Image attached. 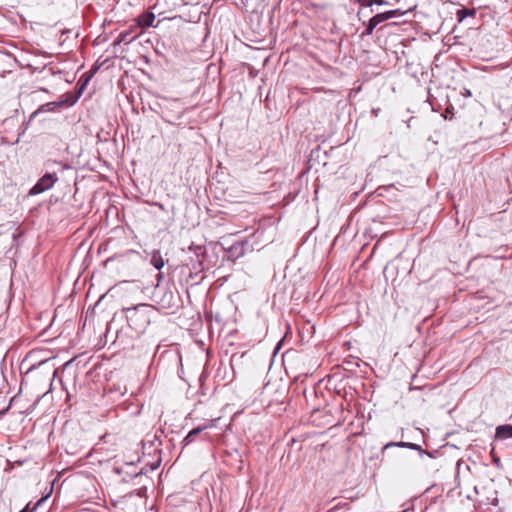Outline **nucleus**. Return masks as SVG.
Listing matches in <instances>:
<instances>
[{
  "instance_id": "f257e3e1",
  "label": "nucleus",
  "mask_w": 512,
  "mask_h": 512,
  "mask_svg": "<svg viewBox=\"0 0 512 512\" xmlns=\"http://www.w3.org/2000/svg\"><path fill=\"white\" fill-rule=\"evenodd\" d=\"M189 262L187 266H191V269L195 272H200L204 269H209L214 264L209 260L206 252V248L203 245H196L192 243L188 247Z\"/></svg>"
},
{
  "instance_id": "f03ea898",
  "label": "nucleus",
  "mask_w": 512,
  "mask_h": 512,
  "mask_svg": "<svg viewBox=\"0 0 512 512\" xmlns=\"http://www.w3.org/2000/svg\"><path fill=\"white\" fill-rule=\"evenodd\" d=\"M162 360L165 361L167 369H182V357L179 347L171 345L168 349L162 351Z\"/></svg>"
},
{
  "instance_id": "7ed1b4c3",
  "label": "nucleus",
  "mask_w": 512,
  "mask_h": 512,
  "mask_svg": "<svg viewBox=\"0 0 512 512\" xmlns=\"http://www.w3.org/2000/svg\"><path fill=\"white\" fill-rule=\"evenodd\" d=\"M58 181L56 173L44 174L37 183L29 190V196H35L51 189L54 184Z\"/></svg>"
},
{
  "instance_id": "20e7f679",
  "label": "nucleus",
  "mask_w": 512,
  "mask_h": 512,
  "mask_svg": "<svg viewBox=\"0 0 512 512\" xmlns=\"http://www.w3.org/2000/svg\"><path fill=\"white\" fill-rule=\"evenodd\" d=\"M253 249V245L250 244L249 240H242L237 241L230 247L226 248L225 252L228 260L235 261L244 256L246 252L253 251Z\"/></svg>"
},
{
  "instance_id": "39448f33",
  "label": "nucleus",
  "mask_w": 512,
  "mask_h": 512,
  "mask_svg": "<svg viewBox=\"0 0 512 512\" xmlns=\"http://www.w3.org/2000/svg\"><path fill=\"white\" fill-rule=\"evenodd\" d=\"M495 440H506L512 438V425H499L495 431Z\"/></svg>"
},
{
  "instance_id": "423d86ee",
  "label": "nucleus",
  "mask_w": 512,
  "mask_h": 512,
  "mask_svg": "<svg viewBox=\"0 0 512 512\" xmlns=\"http://www.w3.org/2000/svg\"><path fill=\"white\" fill-rule=\"evenodd\" d=\"M155 15L152 12H145L138 17V25L142 28L153 26Z\"/></svg>"
},
{
  "instance_id": "0eeeda50",
  "label": "nucleus",
  "mask_w": 512,
  "mask_h": 512,
  "mask_svg": "<svg viewBox=\"0 0 512 512\" xmlns=\"http://www.w3.org/2000/svg\"><path fill=\"white\" fill-rule=\"evenodd\" d=\"M321 417H326V418H330V415H328L326 413V411H323V410H315L313 411L312 415H311V418H312V422L313 423H317L318 425L320 424H327V425H330L332 426L333 423L330 419H327L326 421L324 422H317Z\"/></svg>"
},
{
  "instance_id": "6e6552de",
  "label": "nucleus",
  "mask_w": 512,
  "mask_h": 512,
  "mask_svg": "<svg viewBox=\"0 0 512 512\" xmlns=\"http://www.w3.org/2000/svg\"><path fill=\"white\" fill-rule=\"evenodd\" d=\"M393 447H398V448H409V449H412V448H421L420 445L418 444H415V443H410V442H387L385 443L382 448H393Z\"/></svg>"
},
{
  "instance_id": "1a4fd4ad",
  "label": "nucleus",
  "mask_w": 512,
  "mask_h": 512,
  "mask_svg": "<svg viewBox=\"0 0 512 512\" xmlns=\"http://www.w3.org/2000/svg\"><path fill=\"white\" fill-rule=\"evenodd\" d=\"M475 15V10L463 7L459 9L456 13L457 19L459 22H462L467 17H472Z\"/></svg>"
},
{
  "instance_id": "9d476101",
  "label": "nucleus",
  "mask_w": 512,
  "mask_h": 512,
  "mask_svg": "<svg viewBox=\"0 0 512 512\" xmlns=\"http://www.w3.org/2000/svg\"><path fill=\"white\" fill-rule=\"evenodd\" d=\"M202 430V428L198 427L189 431L188 434L183 439V446L185 447L191 444L193 441V437L198 435Z\"/></svg>"
},
{
  "instance_id": "9b49d317",
  "label": "nucleus",
  "mask_w": 512,
  "mask_h": 512,
  "mask_svg": "<svg viewBox=\"0 0 512 512\" xmlns=\"http://www.w3.org/2000/svg\"><path fill=\"white\" fill-rule=\"evenodd\" d=\"M419 452V456L421 459H424L425 457H428V458H437L439 457L441 454H440V450H423V449H420L418 450Z\"/></svg>"
},
{
  "instance_id": "f8f14e48",
  "label": "nucleus",
  "mask_w": 512,
  "mask_h": 512,
  "mask_svg": "<svg viewBox=\"0 0 512 512\" xmlns=\"http://www.w3.org/2000/svg\"><path fill=\"white\" fill-rule=\"evenodd\" d=\"M376 24L375 22L370 18V20L368 21V23L366 24V28L365 30L361 33V37H366V36H369L373 33V30L376 28Z\"/></svg>"
},
{
  "instance_id": "ddd939ff",
  "label": "nucleus",
  "mask_w": 512,
  "mask_h": 512,
  "mask_svg": "<svg viewBox=\"0 0 512 512\" xmlns=\"http://www.w3.org/2000/svg\"><path fill=\"white\" fill-rule=\"evenodd\" d=\"M371 19L375 22L376 25H379L380 23L387 21V16L383 12V13L376 14Z\"/></svg>"
},
{
  "instance_id": "4468645a",
  "label": "nucleus",
  "mask_w": 512,
  "mask_h": 512,
  "mask_svg": "<svg viewBox=\"0 0 512 512\" xmlns=\"http://www.w3.org/2000/svg\"><path fill=\"white\" fill-rule=\"evenodd\" d=\"M384 13L387 16V20H389L391 18H394V17H396L398 15H403L404 14V12L401 11L400 9L390 10V11H386Z\"/></svg>"
},
{
  "instance_id": "2eb2a0df",
  "label": "nucleus",
  "mask_w": 512,
  "mask_h": 512,
  "mask_svg": "<svg viewBox=\"0 0 512 512\" xmlns=\"http://www.w3.org/2000/svg\"><path fill=\"white\" fill-rule=\"evenodd\" d=\"M490 455L492 457V460L494 462V464L498 467V468H501V463H500V458L495 454V450H490Z\"/></svg>"
},
{
  "instance_id": "dca6fc26",
  "label": "nucleus",
  "mask_w": 512,
  "mask_h": 512,
  "mask_svg": "<svg viewBox=\"0 0 512 512\" xmlns=\"http://www.w3.org/2000/svg\"><path fill=\"white\" fill-rule=\"evenodd\" d=\"M389 5V2L387 0H371L369 1L368 5Z\"/></svg>"
},
{
  "instance_id": "f3484780",
  "label": "nucleus",
  "mask_w": 512,
  "mask_h": 512,
  "mask_svg": "<svg viewBox=\"0 0 512 512\" xmlns=\"http://www.w3.org/2000/svg\"><path fill=\"white\" fill-rule=\"evenodd\" d=\"M152 263L156 269L160 270V258L159 257L153 256Z\"/></svg>"
},
{
  "instance_id": "a211bd4d",
  "label": "nucleus",
  "mask_w": 512,
  "mask_h": 512,
  "mask_svg": "<svg viewBox=\"0 0 512 512\" xmlns=\"http://www.w3.org/2000/svg\"><path fill=\"white\" fill-rule=\"evenodd\" d=\"M169 299V303L171 302V300L173 299V294L172 293H164L162 295V303L166 300V299Z\"/></svg>"
},
{
  "instance_id": "6ab92c4d",
  "label": "nucleus",
  "mask_w": 512,
  "mask_h": 512,
  "mask_svg": "<svg viewBox=\"0 0 512 512\" xmlns=\"http://www.w3.org/2000/svg\"><path fill=\"white\" fill-rule=\"evenodd\" d=\"M50 104H46V105H42L38 110H36L35 112H33L31 114V118L35 117L38 113L42 112L45 110V107L46 106H49Z\"/></svg>"
},
{
  "instance_id": "aec40b11",
  "label": "nucleus",
  "mask_w": 512,
  "mask_h": 512,
  "mask_svg": "<svg viewBox=\"0 0 512 512\" xmlns=\"http://www.w3.org/2000/svg\"><path fill=\"white\" fill-rule=\"evenodd\" d=\"M439 448H458L455 444L445 443L444 445L440 446Z\"/></svg>"
},
{
  "instance_id": "412c9836",
  "label": "nucleus",
  "mask_w": 512,
  "mask_h": 512,
  "mask_svg": "<svg viewBox=\"0 0 512 512\" xmlns=\"http://www.w3.org/2000/svg\"><path fill=\"white\" fill-rule=\"evenodd\" d=\"M119 38H120V41H124L125 40V36L122 33L119 35Z\"/></svg>"
},
{
  "instance_id": "4be33fe9",
  "label": "nucleus",
  "mask_w": 512,
  "mask_h": 512,
  "mask_svg": "<svg viewBox=\"0 0 512 512\" xmlns=\"http://www.w3.org/2000/svg\"><path fill=\"white\" fill-rule=\"evenodd\" d=\"M159 465H160V459H159V460H157L156 465H155V466H153V469H155V468L159 467Z\"/></svg>"
},
{
  "instance_id": "5701e85b",
  "label": "nucleus",
  "mask_w": 512,
  "mask_h": 512,
  "mask_svg": "<svg viewBox=\"0 0 512 512\" xmlns=\"http://www.w3.org/2000/svg\"><path fill=\"white\" fill-rule=\"evenodd\" d=\"M45 499H46L45 497L41 498V499L38 501L37 505L41 504L43 501H45Z\"/></svg>"
},
{
  "instance_id": "b1692460",
  "label": "nucleus",
  "mask_w": 512,
  "mask_h": 512,
  "mask_svg": "<svg viewBox=\"0 0 512 512\" xmlns=\"http://www.w3.org/2000/svg\"><path fill=\"white\" fill-rule=\"evenodd\" d=\"M156 279H157V282L159 283V282H160V274H158V275L156 276Z\"/></svg>"
},
{
  "instance_id": "393cba45",
  "label": "nucleus",
  "mask_w": 512,
  "mask_h": 512,
  "mask_svg": "<svg viewBox=\"0 0 512 512\" xmlns=\"http://www.w3.org/2000/svg\"><path fill=\"white\" fill-rule=\"evenodd\" d=\"M16 463H18L19 465H22L23 461H15Z\"/></svg>"
},
{
  "instance_id": "a878e982",
  "label": "nucleus",
  "mask_w": 512,
  "mask_h": 512,
  "mask_svg": "<svg viewBox=\"0 0 512 512\" xmlns=\"http://www.w3.org/2000/svg\"><path fill=\"white\" fill-rule=\"evenodd\" d=\"M466 95L471 96V92L468 90V91L466 92Z\"/></svg>"
}]
</instances>
